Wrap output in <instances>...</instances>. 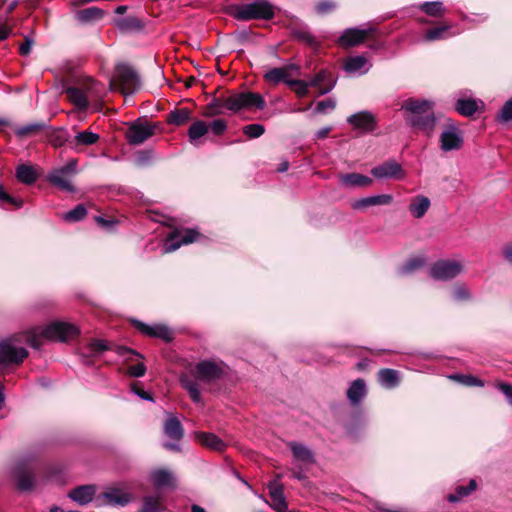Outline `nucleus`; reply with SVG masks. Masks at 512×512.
<instances>
[{"label":"nucleus","instance_id":"obj_1","mask_svg":"<svg viewBox=\"0 0 512 512\" xmlns=\"http://www.w3.org/2000/svg\"><path fill=\"white\" fill-rule=\"evenodd\" d=\"M434 101L408 98L401 104L405 123L413 130L431 137L436 129L437 117L433 111Z\"/></svg>","mask_w":512,"mask_h":512},{"label":"nucleus","instance_id":"obj_2","mask_svg":"<svg viewBox=\"0 0 512 512\" xmlns=\"http://www.w3.org/2000/svg\"><path fill=\"white\" fill-rule=\"evenodd\" d=\"M79 329L70 323L55 321L45 327H37L31 333L26 334L25 340L35 349L40 348L42 339L66 342L75 338Z\"/></svg>","mask_w":512,"mask_h":512},{"label":"nucleus","instance_id":"obj_3","mask_svg":"<svg viewBox=\"0 0 512 512\" xmlns=\"http://www.w3.org/2000/svg\"><path fill=\"white\" fill-rule=\"evenodd\" d=\"M264 106L265 101L260 94L253 92H242L213 101L209 107L211 110L209 115L222 114L223 109L237 112L243 108L249 109L256 107L258 109H263Z\"/></svg>","mask_w":512,"mask_h":512},{"label":"nucleus","instance_id":"obj_4","mask_svg":"<svg viewBox=\"0 0 512 512\" xmlns=\"http://www.w3.org/2000/svg\"><path fill=\"white\" fill-rule=\"evenodd\" d=\"M275 7L266 0L238 5L235 8V17L238 20L263 19L269 20L274 16Z\"/></svg>","mask_w":512,"mask_h":512},{"label":"nucleus","instance_id":"obj_5","mask_svg":"<svg viewBox=\"0 0 512 512\" xmlns=\"http://www.w3.org/2000/svg\"><path fill=\"white\" fill-rule=\"evenodd\" d=\"M464 144L462 130L451 119H447L439 137V146L443 152L460 150Z\"/></svg>","mask_w":512,"mask_h":512},{"label":"nucleus","instance_id":"obj_6","mask_svg":"<svg viewBox=\"0 0 512 512\" xmlns=\"http://www.w3.org/2000/svg\"><path fill=\"white\" fill-rule=\"evenodd\" d=\"M227 366L220 360H201L194 367V375L197 379L210 383L224 377Z\"/></svg>","mask_w":512,"mask_h":512},{"label":"nucleus","instance_id":"obj_7","mask_svg":"<svg viewBox=\"0 0 512 512\" xmlns=\"http://www.w3.org/2000/svg\"><path fill=\"white\" fill-rule=\"evenodd\" d=\"M15 338L0 341V367L10 364H20L28 356L24 347L17 345Z\"/></svg>","mask_w":512,"mask_h":512},{"label":"nucleus","instance_id":"obj_8","mask_svg":"<svg viewBox=\"0 0 512 512\" xmlns=\"http://www.w3.org/2000/svg\"><path fill=\"white\" fill-rule=\"evenodd\" d=\"M77 162L75 160L70 161L65 166L53 170L47 177L48 181L67 192H73L74 186L71 182V178L76 174Z\"/></svg>","mask_w":512,"mask_h":512},{"label":"nucleus","instance_id":"obj_9","mask_svg":"<svg viewBox=\"0 0 512 512\" xmlns=\"http://www.w3.org/2000/svg\"><path fill=\"white\" fill-rule=\"evenodd\" d=\"M116 79L124 94H133L140 87V78L136 70L128 64H118Z\"/></svg>","mask_w":512,"mask_h":512},{"label":"nucleus","instance_id":"obj_10","mask_svg":"<svg viewBox=\"0 0 512 512\" xmlns=\"http://www.w3.org/2000/svg\"><path fill=\"white\" fill-rule=\"evenodd\" d=\"M463 271V265L456 260H440L433 264L430 275L435 280L448 281Z\"/></svg>","mask_w":512,"mask_h":512},{"label":"nucleus","instance_id":"obj_11","mask_svg":"<svg viewBox=\"0 0 512 512\" xmlns=\"http://www.w3.org/2000/svg\"><path fill=\"white\" fill-rule=\"evenodd\" d=\"M199 234L195 230L174 231L171 233L163 247L165 253L176 251L181 245H187L197 240Z\"/></svg>","mask_w":512,"mask_h":512},{"label":"nucleus","instance_id":"obj_12","mask_svg":"<svg viewBox=\"0 0 512 512\" xmlns=\"http://www.w3.org/2000/svg\"><path fill=\"white\" fill-rule=\"evenodd\" d=\"M371 174L377 179L401 180L405 177L402 166L394 160L384 162L371 169Z\"/></svg>","mask_w":512,"mask_h":512},{"label":"nucleus","instance_id":"obj_13","mask_svg":"<svg viewBox=\"0 0 512 512\" xmlns=\"http://www.w3.org/2000/svg\"><path fill=\"white\" fill-rule=\"evenodd\" d=\"M154 134V126L141 122L132 123L127 132L126 138L131 145H140Z\"/></svg>","mask_w":512,"mask_h":512},{"label":"nucleus","instance_id":"obj_14","mask_svg":"<svg viewBox=\"0 0 512 512\" xmlns=\"http://www.w3.org/2000/svg\"><path fill=\"white\" fill-rule=\"evenodd\" d=\"M133 324L141 333H143L147 336L159 338L166 342L171 341L173 338L172 331L166 325H163V324L148 325L139 320H133Z\"/></svg>","mask_w":512,"mask_h":512},{"label":"nucleus","instance_id":"obj_15","mask_svg":"<svg viewBox=\"0 0 512 512\" xmlns=\"http://www.w3.org/2000/svg\"><path fill=\"white\" fill-rule=\"evenodd\" d=\"M373 31L372 28L359 29L348 28L339 37L338 43L344 48L357 46L364 42L367 36Z\"/></svg>","mask_w":512,"mask_h":512},{"label":"nucleus","instance_id":"obj_16","mask_svg":"<svg viewBox=\"0 0 512 512\" xmlns=\"http://www.w3.org/2000/svg\"><path fill=\"white\" fill-rule=\"evenodd\" d=\"M288 445L292 451L295 465L309 467L314 464L315 457L310 448L298 442H290Z\"/></svg>","mask_w":512,"mask_h":512},{"label":"nucleus","instance_id":"obj_17","mask_svg":"<svg viewBox=\"0 0 512 512\" xmlns=\"http://www.w3.org/2000/svg\"><path fill=\"white\" fill-rule=\"evenodd\" d=\"M347 122L355 129H359L364 132L373 131L376 126L375 116L369 111H361L352 114L347 118Z\"/></svg>","mask_w":512,"mask_h":512},{"label":"nucleus","instance_id":"obj_18","mask_svg":"<svg viewBox=\"0 0 512 512\" xmlns=\"http://www.w3.org/2000/svg\"><path fill=\"white\" fill-rule=\"evenodd\" d=\"M371 63L365 56L357 55L348 57L343 65L344 70L351 75H364L370 68Z\"/></svg>","mask_w":512,"mask_h":512},{"label":"nucleus","instance_id":"obj_19","mask_svg":"<svg viewBox=\"0 0 512 512\" xmlns=\"http://www.w3.org/2000/svg\"><path fill=\"white\" fill-rule=\"evenodd\" d=\"M339 182L345 188H364L371 186L373 179L359 173H348L340 175Z\"/></svg>","mask_w":512,"mask_h":512},{"label":"nucleus","instance_id":"obj_20","mask_svg":"<svg viewBox=\"0 0 512 512\" xmlns=\"http://www.w3.org/2000/svg\"><path fill=\"white\" fill-rule=\"evenodd\" d=\"M79 88L83 89L87 101L98 100L103 96L104 87L102 84L94 81L92 78H84L76 82Z\"/></svg>","mask_w":512,"mask_h":512},{"label":"nucleus","instance_id":"obj_21","mask_svg":"<svg viewBox=\"0 0 512 512\" xmlns=\"http://www.w3.org/2000/svg\"><path fill=\"white\" fill-rule=\"evenodd\" d=\"M366 394V383L361 378L352 381L346 393L347 398L352 406L359 405L365 398Z\"/></svg>","mask_w":512,"mask_h":512},{"label":"nucleus","instance_id":"obj_22","mask_svg":"<svg viewBox=\"0 0 512 512\" xmlns=\"http://www.w3.org/2000/svg\"><path fill=\"white\" fill-rule=\"evenodd\" d=\"M431 206L430 199L424 195H417L411 199L408 206L410 214L416 218H422Z\"/></svg>","mask_w":512,"mask_h":512},{"label":"nucleus","instance_id":"obj_23","mask_svg":"<svg viewBox=\"0 0 512 512\" xmlns=\"http://www.w3.org/2000/svg\"><path fill=\"white\" fill-rule=\"evenodd\" d=\"M297 67L295 65H288L285 67H278V68H272L268 70L264 74V79L267 82L278 84L280 82H285L287 84V81H291L292 79H289L290 70L296 69Z\"/></svg>","mask_w":512,"mask_h":512},{"label":"nucleus","instance_id":"obj_24","mask_svg":"<svg viewBox=\"0 0 512 512\" xmlns=\"http://www.w3.org/2000/svg\"><path fill=\"white\" fill-rule=\"evenodd\" d=\"M480 104H483L482 101L472 97H460L455 103V110L460 115L470 117L475 114Z\"/></svg>","mask_w":512,"mask_h":512},{"label":"nucleus","instance_id":"obj_25","mask_svg":"<svg viewBox=\"0 0 512 512\" xmlns=\"http://www.w3.org/2000/svg\"><path fill=\"white\" fill-rule=\"evenodd\" d=\"M95 487L93 485H83L70 491L69 497L80 505H85L92 501L95 495Z\"/></svg>","mask_w":512,"mask_h":512},{"label":"nucleus","instance_id":"obj_26","mask_svg":"<svg viewBox=\"0 0 512 512\" xmlns=\"http://www.w3.org/2000/svg\"><path fill=\"white\" fill-rule=\"evenodd\" d=\"M103 498L106 504L112 506H125L132 499L131 494L117 488L106 491Z\"/></svg>","mask_w":512,"mask_h":512},{"label":"nucleus","instance_id":"obj_27","mask_svg":"<svg viewBox=\"0 0 512 512\" xmlns=\"http://www.w3.org/2000/svg\"><path fill=\"white\" fill-rule=\"evenodd\" d=\"M97 133L85 130L78 132L70 141V147L75 150H79L84 146H91L99 140Z\"/></svg>","mask_w":512,"mask_h":512},{"label":"nucleus","instance_id":"obj_28","mask_svg":"<svg viewBox=\"0 0 512 512\" xmlns=\"http://www.w3.org/2000/svg\"><path fill=\"white\" fill-rule=\"evenodd\" d=\"M114 23L115 26L124 33L138 32L144 28V22L133 16L116 19Z\"/></svg>","mask_w":512,"mask_h":512},{"label":"nucleus","instance_id":"obj_29","mask_svg":"<svg viewBox=\"0 0 512 512\" xmlns=\"http://www.w3.org/2000/svg\"><path fill=\"white\" fill-rule=\"evenodd\" d=\"M197 440L205 447L214 451H223L226 447L224 441L213 433L197 432Z\"/></svg>","mask_w":512,"mask_h":512},{"label":"nucleus","instance_id":"obj_30","mask_svg":"<svg viewBox=\"0 0 512 512\" xmlns=\"http://www.w3.org/2000/svg\"><path fill=\"white\" fill-rule=\"evenodd\" d=\"M65 93L69 101L72 102L78 109L85 110L89 106L83 89L79 88L76 83L72 86H68L65 89Z\"/></svg>","mask_w":512,"mask_h":512},{"label":"nucleus","instance_id":"obj_31","mask_svg":"<svg viewBox=\"0 0 512 512\" xmlns=\"http://www.w3.org/2000/svg\"><path fill=\"white\" fill-rule=\"evenodd\" d=\"M15 476L20 490L28 491L34 487V478L30 468H24L20 464L17 465L15 468Z\"/></svg>","mask_w":512,"mask_h":512},{"label":"nucleus","instance_id":"obj_32","mask_svg":"<svg viewBox=\"0 0 512 512\" xmlns=\"http://www.w3.org/2000/svg\"><path fill=\"white\" fill-rule=\"evenodd\" d=\"M163 429H164L165 435L168 438L176 440V441L181 440L184 435V430H183L182 424L174 416H169L166 419Z\"/></svg>","mask_w":512,"mask_h":512},{"label":"nucleus","instance_id":"obj_33","mask_svg":"<svg viewBox=\"0 0 512 512\" xmlns=\"http://www.w3.org/2000/svg\"><path fill=\"white\" fill-rule=\"evenodd\" d=\"M378 381L381 386L387 389H393L400 383V373L394 369H381L378 372Z\"/></svg>","mask_w":512,"mask_h":512},{"label":"nucleus","instance_id":"obj_34","mask_svg":"<svg viewBox=\"0 0 512 512\" xmlns=\"http://www.w3.org/2000/svg\"><path fill=\"white\" fill-rule=\"evenodd\" d=\"M38 177L39 174L32 165L21 164L16 168V178L23 184L31 185Z\"/></svg>","mask_w":512,"mask_h":512},{"label":"nucleus","instance_id":"obj_35","mask_svg":"<svg viewBox=\"0 0 512 512\" xmlns=\"http://www.w3.org/2000/svg\"><path fill=\"white\" fill-rule=\"evenodd\" d=\"M477 488V482L475 479H470L468 484L458 485L455 489L454 493H450L447 496V500L451 503H456L461 501L462 499L468 497L472 492H474Z\"/></svg>","mask_w":512,"mask_h":512},{"label":"nucleus","instance_id":"obj_36","mask_svg":"<svg viewBox=\"0 0 512 512\" xmlns=\"http://www.w3.org/2000/svg\"><path fill=\"white\" fill-rule=\"evenodd\" d=\"M151 480L157 487H172L174 485V476L166 469L152 471Z\"/></svg>","mask_w":512,"mask_h":512},{"label":"nucleus","instance_id":"obj_37","mask_svg":"<svg viewBox=\"0 0 512 512\" xmlns=\"http://www.w3.org/2000/svg\"><path fill=\"white\" fill-rule=\"evenodd\" d=\"M209 131L208 124L205 121L197 120L188 129V137L192 144L197 145V141L205 136Z\"/></svg>","mask_w":512,"mask_h":512},{"label":"nucleus","instance_id":"obj_38","mask_svg":"<svg viewBox=\"0 0 512 512\" xmlns=\"http://www.w3.org/2000/svg\"><path fill=\"white\" fill-rule=\"evenodd\" d=\"M76 18L81 23H89L99 20L104 16V11L98 7H89L76 12Z\"/></svg>","mask_w":512,"mask_h":512},{"label":"nucleus","instance_id":"obj_39","mask_svg":"<svg viewBox=\"0 0 512 512\" xmlns=\"http://www.w3.org/2000/svg\"><path fill=\"white\" fill-rule=\"evenodd\" d=\"M426 261L423 256H415L408 259L398 270L401 275L411 274L425 265Z\"/></svg>","mask_w":512,"mask_h":512},{"label":"nucleus","instance_id":"obj_40","mask_svg":"<svg viewBox=\"0 0 512 512\" xmlns=\"http://www.w3.org/2000/svg\"><path fill=\"white\" fill-rule=\"evenodd\" d=\"M180 382L182 387L189 393L192 401L199 403L201 401L199 384L195 380L190 379L188 376L181 377Z\"/></svg>","mask_w":512,"mask_h":512},{"label":"nucleus","instance_id":"obj_41","mask_svg":"<svg viewBox=\"0 0 512 512\" xmlns=\"http://www.w3.org/2000/svg\"><path fill=\"white\" fill-rule=\"evenodd\" d=\"M191 119V112L187 108L175 109L168 115V123L176 126H181Z\"/></svg>","mask_w":512,"mask_h":512},{"label":"nucleus","instance_id":"obj_42","mask_svg":"<svg viewBox=\"0 0 512 512\" xmlns=\"http://www.w3.org/2000/svg\"><path fill=\"white\" fill-rule=\"evenodd\" d=\"M71 137L65 129H57L49 136V142L54 147H61L66 143L70 144Z\"/></svg>","mask_w":512,"mask_h":512},{"label":"nucleus","instance_id":"obj_43","mask_svg":"<svg viewBox=\"0 0 512 512\" xmlns=\"http://www.w3.org/2000/svg\"><path fill=\"white\" fill-rule=\"evenodd\" d=\"M420 9L429 16L438 17L445 12L441 1L425 2L421 4Z\"/></svg>","mask_w":512,"mask_h":512},{"label":"nucleus","instance_id":"obj_44","mask_svg":"<svg viewBox=\"0 0 512 512\" xmlns=\"http://www.w3.org/2000/svg\"><path fill=\"white\" fill-rule=\"evenodd\" d=\"M110 347L108 346L107 342L104 340H93L87 344V353H85V356H95L98 355L104 351L109 350Z\"/></svg>","mask_w":512,"mask_h":512},{"label":"nucleus","instance_id":"obj_45","mask_svg":"<svg viewBox=\"0 0 512 512\" xmlns=\"http://www.w3.org/2000/svg\"><path fill=\"white\" fill-rule=\"evenodd\" d=\"M87 210L83 204L77 205L74 209L66 212L63 219L67 222H77L85 217Z\"/></svg>","mask_w":512,"mask_h":512},{"label":"nucleus","instance_id":"obj_46","mask_svg":"<svg viewBox=\"0 0 512 512\" xmlns=\"http://www.w3.org/2000/svg\"><path fill=\"white\" fill-rule=\"evenodd\" d=\"M161 502L160 498L154 496H147L143 500V506L138 512H160Z\"/></svg>","mask_w":512,"mask_h":512},{"label":"nucleus","instance_id":"obj_47","mask_svg":"<svg viewBox=\"0 0 512 512\" xmlns=\"http://www.w3.org/2000/svg\"><path fill=\"white\" fill-rule=\"evenodd\" d=\"M450 378L456 379L457 381H459L461 384H463L465 386H479V387L484 386L483 381H481L477 377H474L471 375L456 374V375L450 376Z\"/></svg>","mask_w":512,"mask_h":512},{"label":"nucleus","instance_id":"obj_48","mask_svg":"<svg viewBox=\"0 0 512 512\" xmlns=\"http://www.w3.org/2000/svg\"><path fill=\"white\" fill-rule=\"evenodd\" d=\"M287 85L294 88L295 93L299 97H305L308 94L309 84L304 80L287 81Z\"/></svg>","mask_w":512,"mask_h":512},{"label":"nucleus","instance_id":"obj_49","mask_svg":"<svg viewBox=\"0 0 512 512\" xmlns=\"http://www.w3.org/2000/svg\"><path fill=\"white\" fill-rule=\"evenodd\" d=\"M450 28L449 25H444L440 27H436L433 29H430L425 34V39L427 41H435L440 40L444 38V33Z\"/></svg>","mask_w":512,"mask_h":512},{"label":"nucleus","instance_id":"obj_50","mask_svg":"<svg viewBox=\"0 0 512 512\" xmlns=\"http://www.w3.org/2000/svg\"><path fill=\"white\" fill-rule=\"evenodd\" d=\"M243 132L249 138H258L264 134L265 128L262 124H249L243 128Z\"/></svg>","mask_w":512,"mask_h":512},{"label":"nucleus","instance_id":"obj_51","mask_svg":"<svg viewBox=\"0 0 512 512\" xmlns=\"http://www.w3.org/2000/svg\"><path fill=\"white\" fill-rule=\"evenodd\" d=\"M44 127H45V125L43 123H32V124H28V125L19 127L16 130V133L19 136H26V135L32 134L34 132L40 131Z\"/></svg>","mask_w":512,"mask_h":512},{"label":"nucleus","instance_id":"obj_52","mask_svg":"<svg viewBox=\"0 0 512 512\" xmlns=\"http://www.w3.org/2000/svg\"><path fill=\"white\" fill-rule=\"evenodd\" d=\"M0 200L2 202H6L16 208H20L23 205V200L21 198L13 197L9 195L2 186H0Z\"/></svg>","mask_w":512,"mask_h":512},{"label":"nucleus","instance_id":"obj_53","mask_svg":"<svg viewBox=\"0 0 512 512\" xmlns=\"http://www.w3.org/2000/svg\"><path fill=\"white\" fill-rule=\"evenodd\" d=\"M336 8V4L331 0H321L317 3L315 9L318 14H327Z\"/></svg>","mask_w":512,"mask_h":512},{"label":"nucleus","instance_id":"obj_54","mask_svg":"<svg viewBox=\"0 0 512 512\" xmlns=\"http://www.w3.org/2000/svg\"><path fill=\"white\" fill-rule=\"evenodd\" d=\"M209 130L216 136L222 135L227 129V123L222 119L212 121L209 125Z\"/></svg>","mask_w":512,"mask_h":512},{"label":"nucleus","instance_id":"obj_55","mask_svg":"<svg viewBox=\"0 0 512 512\" xmlns=\"http://www.w3.org/2000/svg\"><path fill=\"white\" fill-rule=\"evenodd\" d=\"M351 206L354 210H364L367 207L375 206L374 198L373 196H369L355 200Z\"/></svg>","mask_w":512,"mask_h":512},{"label":"nucleus","instance_id":"obj_56","mask_svg":"<svg viewBox=\"0 0 512 512\" xmlns=\"http://www.w3.org/2000/svg\"><path fill=\"white\" fill-rule=\"evenodd\" d=\"M268 488H269V494L271 497V501L275 498H278V497H281L282 495H284L283 487L279 483L278 480H274V481L270 482L268 485Z\"/></svg>","mask_w":512,"mask_h":512},{"label":"nucleus","instance_id":"obj_57","mask_svg":"<svg viewBox=\"0 0 512 512\" xmlns=\"http://www.w3.org/2000/svg\"><path fill=\"white\" fill-rule=\"evenodd\" d=\"M336 106V102L332 98L320 101L317 103L315 111L317 113H326L327 110H333Z\"/></svg>","mask_w":512,"mask_h":512},{"label":"nucleus","instance_id":"obj_58","mask_svg":"<svg viewBox=\"0 0 512 512\" xmlns=\"http://www.w3.org/2000/svg\"><path fill=\"white\" fill-rule=\"evenodd\" d=\"M499 119L504 122L512 120V98L502 107Z\"/></svg>","mask_w":512,"mask_h":512},{"label":"nucleus","instance_id":"obj_59","mask_svg":"<svg viewBox=\"0 0 512 512\" xmlns=\"http://www.w3.org/2000/svg\"><path fill=\"white\" fill-rule=\"evenodd\" d=\"M271 506L277 511V512H290L288 510L287 502L285 499V496L282 495L281 497L275 498L272 500Z\"/></svg>","mask_w":512,"mask_h":512},{"label":"nucleus","instance_id":"obj_60","mask_svg":"<svg viewBox=\"0 0 512 512\" xmlns=\"http://www.w3.org/2000/svg\"><path fill=\"white\" fill-rule=\"evenodd\" d=\"M453 297L458 301L468 300L470 298V293L466 287L458 286L453 291Z\"/></svg>","mask_w":512,"mask_h":512},{"label":"nucleus","instance_id":"obj_61","mask_svg":"<svg viewBox=\"0 0 512 512\" xmlns=\"http://www.w3.org/2000/svg\"><path fill=\"white\" fill-rule=\"evenodd\" d=\"M328 76L329 74L325 70H321L307 83L309 84V87H319L320 84L324 82Z\"/></svg>","mask_w":512,"mask_h":512},{"label":"nucleus","instance_id":"obj_62","mask_svg":"<svg viewBox=\"0 0 512 512\" xmlns=\"http://www.w3.org/2000/svg\"><path fill=\"white\" fill-rule=\"evenodd\" d=\"M497 388L505 395L507 402L512 406V385L500 382Z\"/></svg>","mask_w":512,"mask_h":512},{"label":"nucleus","instance_id":"obj_63","mask_svg":"<svg viewBox=\"0 0 512 512\" xmlns=\"http://www.w3.org/2000/svg\"><path fill=\"white\" fill-rule=\"evenodd\" d=\"M146 372V367L143 363L132 365L128 368V373L133 377H142Z\"/></svg>","mask_w":512,"mask_h":512},{"label":"nucleus","instance_id":"obj_64","mask_svg":"<svg viewBox=\"0 0 512 512\" xmlns=\"http://www.w3.org/2000/svg\"><path fill=\"white\" fill-rule=\"evenodd\" d=\"M375 206L377 205H390L393 201V197L390 194L374 195Z\"/></svg>","mask_w":512,"mask_h":512}]
</instances>
